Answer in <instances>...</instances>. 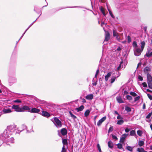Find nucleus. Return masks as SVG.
I'll return each mask as SVG.
<instances>
[{"label": "nucleus", "instance_id": "obj_1", "mask_svg": "<svg viewBox=\"0 0 152 152\" xmlns=\"http://www.w3.org/2000/svg\"><path fill=\"white\" fill-rule=\"evenodd\" d=\"M15 131H17L16 125H12L8 126L2 135L3 140L6 142L13 143L14 139L13 137H11V136Z\"/></svg>", "mask_w": 152, "mask_h": 152}, {"label": "nucleus", "instance_id": "obj_2", "mask_svg": "<svg viewBox=\"0 0 152 152\" xmlns=\"http://www.w3.org/2000/svg\"><path fill=\"white\" fill-rule=\"evenodd\" d=\"M141 50L140 48H137L134 51V54L136 56H140L144 49L145 45V42L144 41L141 42Z\"/></svg>", "mask_w": 152, "mask_h": 152}, {"label": "nucleus", "instance_id": "obj_3", "mask_svg": "<svg viewBox=\"0 0 152 152\" xmlns=\"http://www.w3.org/2000/svg\"><path fill=\"white\" fill-rule=\"evenodd\" d=\"M54 124L57 128H61L62 126V123L61 121L57 117H55L53 118V120H52Z\"/></svg>", "mask_w": 152, "mask_h": 152}, {"label": "nucleus", "instance_id": "obj_4", "mask_svg": "<svg viewBox=\"0 0 152 152\" xmlns=\"http://www.w3.org/2000/svg\"><path fill=\"white\" fill-rule=\"evenodd\" d=\"M12 108L14 110V111L17 112H21V107L17 105H13Z\"/></svg>", "mask_w": 152, "mask_h": 152}, {"label": "nucleus", "instance_id": "obj_5", "mask_svg": "<svg viewBox=\"0 0 152 152\" xmlns=\"http://www.w3.org/2000/svg\"><path fill=\"white\" fill-rule=\"evenodd\" d=\"M21 112L28 111L30 112V108L28 106L24 105L21 107Z\"/></svg>", "mask_w": 152, "mask_h": 152}, {"label": "nucleus", "instance_id": "obj_6", "mask_svg": "<svg viewBox=\"0 0 152 152\" xmlns=\"http://www.w3.org/2000/svg\"><path fill=\"white\" fill-rule=\"evenodd\" d=\"M128 134H122L120 138V142H123L126 137L128 136Z\"/></svg>", "mask_w": 152, "mask_h": 152}, {"label": "nucleus", "instance_id": "obj_7", "mask_svg": "<svg viewBox=\"0 0 152 152\" xmlns=\"http://www.w3.org/2000/svg\"><path fill=\"white\" fill-rule=\"evenodd\" d=\"M40 111L39 109L36 108H32L30 109V112L34 113H38Z\"/></svg>", "mask_w": 152, "mask_h": 152}, {"label": "nucleus", "instance_id": "obj_8", "mask_svg": "<svg viewBox=\"0 0 152 152\" xmlns=\"http://www.w3.org/2000/svg\"><path fill=\"white\" fill-rule=\"evenodd\" d=\"M61 133L62 135L63 136H65L67 134V131L65 128L62 129L61 130Z\"/></svg>", "mask_w": 152, "mask_h": 152}, {"label": "nucleus", "instance_id": "obj_9", "mask_svg": "<svg viewBox=\"0 0 152 152\" xmlns=\"http://www.w3.org/2000/svg\"><path fill=\"white\" fill-rule=\"evenodd\" d=\"M94 95L92 94H89L86 95L85 98L86 99L88 100H91L93 99Z\"/></svg>", "mask_w": 152, "mask_h": 152}, {"label": "nucleus", "instance_id": "obj_10", "mask_svg": "<svg viewBox=\"0 0 152 152\" xmlns=\"http://www.w3.org/2000/svg\"><path fill=\"white\" fill-rule=\"evenodd\" d=\"M42 115L46 117H49L50 116V115L48 112L45 111H42Z\"/></svg>", "mask_w": 152, "mask_h": 152}, {"label": "nucleus", "instance_id": "obj_11", "mask_svg": "<svg viewBox=\"0 0 152 152\" xmlns=\"http://www.w3.org/2000/svg\"><path fill=\"white\" fill-rule=\"evenodd\" d=\"M147 83L152 82V77L151 75L149 73L147 75Z\"/></svg>", "mask_w": 152, "mask_h": 152}, {"label": "nucleus", "instance_id": "obj_12", "mask_svg": "<svg viewBox=\"0 0 152 152\" xmlns=\"http://www.w3.org/2000/svg\"><path fill=\"white\" fill-rule=\"evenodd\" d=\"M2 111L4 113H9L12 112L11 109L7 108H4Z\"/></svg>", "mask_w": 152, "mask_h": 152}, {"label": "nucleus", "instance_id": "obj_13", "mask_svg": "<svg viewBox=\"0 0 152 152\" xmlns=\"http://www.w3.org/2000/svg\"><path fill=\"white\" fill-rule=\"evenodd\" d=\"M116 99L118 103H124V102L123 101L121 97L120 96H117L116 98Z\"/></svg>", "mask_w": 152, "mask_h": 152}, {"label": "nucleus", "instance_id": "obj_14", "mask_svg": "<svg viewBox=\"0 0 152 152\" xmlns=\"http://www.w3.org/2000/svg\"><path fill=\"white\" fill-rule=\"evenodd\" d=\"M130 135L134 136L135 137H137V135L136 133V132L135 130H132L130 131Z\"/></svg>", "mask_w": 152, "mask_h": 152}, {"label": "nucleus", "instance_id": "obj_15", "mask_svg": "<svg viewBox=\"0 0 152 152\" xmlns=\"http://www.w3.org/2000/svg\"><path fill=\"white\" fill-rule=\"evenodd\" d=\"M110 39V34L109 33H106L105 37L104 40V42L105 41H108Z\"/></svg>", "mask_w": 152, "mask_h": 152}, {"label": "nucleus", "instance_id": "obj_16", "mask_svg": "<svg viewBox=\"0 0 152 152\" xmlns=\"http://www.w3.org/2000/svg\"><path fill=\"white\" fill-rule=\"evenodd\" d=\"M108 145L109 148H112L113 147V142L111 141H110L108 142Z\"/></svg>", "mask_w": 152, "mask_h": 152}, {"label": "nucleus", "instance_id": "obj_17", "mask_svg": "<svg viewBox=\"0 0 152 152\" xmlns=\"http://www.w3.org/2000/svg\"><path fill=\"white\" fill-rule=\"evenodd\" d=\"M123 63V61H122L121 62H120V64L119 66L117 67V69H115V71H119L123 67V66H122L121 64Z\"/></svg>", "mask_w": 152, "mask_h": 152}, {"label": "nucleus", "instance_id": "obj_18", "mask_svg": "<svg viewBox=\"0 0 152 152\" xmlns=\"http://www.w3.org/2000/svg\"><path fill=\"white\" fill-rule=\"evenodd\" d=\"M137 151L138 152H147L146 151L144 150L143 148H138L137 149Z\"/></svg>", "mask_w": 152, "mask_h": 152}, {"label": "nucleus", "instance_id": "obj_19", "mask_svg": "<svg viewBox=\"0 0 152 152\" xmlns=\"http://www.w3.org/2000/svg\"><path fill=\"white\" fill-rule=\"evenodd\" d=\"M150 69L149 67H146L144 69V71L145 73L147 74L148 73V72L150 71Z\"/></svg>", "mask_w": 152, "mask_h": 152}, {"label": "nucleus", "instance_id": "obj_20", "mask_svg": "<svg viewBox=\"0 0 152 152\" xmlns=\"http://www.w3.org/2000/svg\"><path fill=\"white\" fill-rule=\"evenodd\" d=\"M144 144V142L143 140H139L138 145L140 147L142 146Z\"/></svg>", "mask_w": 152, "mask_h": 152}, {"label": "nucleus", "instance_id": "obj_21", "mask_svg": "<svg viewBox=\"0 0 152 152\" xmlns=\"http://www.w3.org/2000/svg\"><path fill=\"white\" fill-rule=\"evenodd\" d=\"M84 108V107L83 105H82L79 107L77 108V112H80L82 111Z\"/></svg>", "mask_w": 152, "mask_h": 152}, {"label": "nucleus", "instance_id": "obj_22", "mask_svg": "<svg viewBox=\"0 0 152 152\" xmlns=\"http://www.w3.org/2000/svg\"><path fill=\"white\" fill-rule=\"evenodd\" d=\"M62 141L63 146L67 145H68V142L67 139H64L62 140Z\"/></svg>", "mask_w": 152, "mask_h": 152}, {"label": "nucleus", "instance_id": "obj_23", "mask_svg": "<svg viewBox=\"0 0 152 152\" xmlns=\"http://www.w3.org/2000/svg\"><path fill=\"white\" fill-rule=\"evenodd\" d=\"M69 113L71 117L74 120H75L77 118V117L74 115L72 113L71 111H69Z\"/></svg>", "mask_w": 152, "mask_h": 152}, {"label": "nucleus", "instance_id": "obj_24", "mask_svg": "<svg viewBox=\"0 0 152 152\" xmlns=\"http://www.w3.org/2000/svg\"><path fill=\"white\" fill-rule=\"evenodd\" d=\"M90 113V111L88 110H87L85 112L84 116L85 117H86L88 116Z\"/></svg>", "mask_w": 152, "mask_h": 152}, {"label": "nucleus", "instance_id": "obj_25", "mask_svg": "<svg viewBox=\"0 0 152 152\" xmlns=\"http://www.w3.org/2000/svg\"><path fill=\"white\" fill-rule=\"evenodd\" d=\"M118 77V76H117L116 77L115 76L113 77L110 80V83H113L114 82L116 78Z\"/></svg>", "mask_w": 152, "mask_h": 152}, {"label": "nucleus", "instance_id": "obj_26", "mask_svg": "<svg viewBox=\"0 0 152 152\" xmlns=\"http://www.w3.org/2000/svg\"><path fill=\"white\" fill-rule=\"evenodd\" d=\"M137 133L138 135L140 136H142L143 132L141 130H138L137 131Z\"/></svg>", "mask_w": 152, "mask_h": 152}, {"label": "nucleus", "instance_id": "obj_27", "mask_svg": "<svg viewBox=\"0 0 152 152\" xmlns=\"http://www.w3.org/2000/svg\"><path fill=\"white\" fill-rule=\"evenodd\" d=\"M126 149L129 151L132 152L133 151V147H131L130 146H127L126 147Z\"/></svg>", "mask_w": 152, "mask_h": 152}, {"label": "nucleus", "instance_id": "obj_28", "mask_svg": "<svg viewBox=\"0 0 152 152\" xmlns=\"http://www.w3.org/2000/svg\"><path fill=\"white\" fill-rule=\"evenodd\" d=\"M125 110L128 112H130L131 111V108L128 106H126L125 107Z\"/></svg>", "mask_w": 152, "mask_h": 152}, {"label": "nucleus", "instance_id": "obj_29", "mask_svg": "<svg viewBox=\"0 0 152 152\" xmlns=\"http://www.w3.org/2000/svg\"><path fill=\"white\" fill-rule=\"evenodd\" d=\"M124 122V121L123 120H120L118 121L117 122V124L118 125L122 124Z\"/></svg>", "mask_w": 152, "mask_h": 152}, {"label": "nucleus", "instance_id": "obj_30", "mask_svg": "<svg viewBox=\"0 0 152 152\" xmlns=\"http://www.w3.org/2000/svg\"><path fill=\"white\" fill-rule=\"evenodd\" d=\"M113 36L114 37H115L117 35H118V33L116 31V30H113Z\"/></svg>", "mask_w": 152, "mask_h": 152}, {"label": "nucleus", "instance_id": "obj_31", "mask_svg": "<svg viewBox=\"0 0 152 152\" xmlns=\"http://www.w3.org/2000/svg\"><path fill=\"white\" fill-rule=\"evenodd\" d=\"M13 102L14 103H21L22 102V101L19 99H17L16 100H14Z\"/></svg>", "mask_w": 152, "mask_h": 152}, {"label": "nucleus", "instance_id": "obj_32", "mask_svg": "<svg viewBox=\"0 0 152 152\" xmlns=\"http://www.w3.org/2000/svg\"><path fill=\"white\" fill-rule=\"evenodd\" d=\"M100 10L101 11V12L103 14L104 16L105 15V14L104 11L102 7H101V8H100Z\"/></svg>", "mask_w": 152, "mask_h": 152}, {"label": "nucleus", "instance_id": "obj_33", "mask_svg": "<svg viewBox=\"0 0 152 152\" xmlns=\"http://www.w3.org/2000/svg\"><path fill=\"white\" fill-rule=\"evenodd\" d=\"M146 56L148 57H150L151 56H152V51L150 53V52L148 51V52L147 53Z\"/></svg>", "mask_w": 152, "mask_h": 152}, {"label": "nucleus", "instance_id": "obj_34", "mask_svg": "<svg viewBox=\"0 0 152 152\" xmlns=\"http://www.w3.org/2000/svg\"><path fill=\"white\" fill-rule=\"evenodd\" d=\"M130 94L133 96H136L137 95V94L135 93L132 91H131L130 92Z\"/></svg>", "mask_w": 152, "mask_h": 152}, {"label": "nucleus", "instance_id": "obj_35", "mask_svg": "<svg viewBox=\"0 0 152 152\" xmlns=\"http://www.w3.org/2000/svg\"><path fill=\"white\" fill-rule=\"evenodd\" d=\"M126 99L129 100H131L132 99V98L131 96L127 95L126 96Z\"/></svg>", "mask_w": 152, "mask_h": 152}, {"label": "nucleus", "instance_id": "obj_36", "mask_svg": "<svg viewBox=\"0 0 152 152\" xmlns=\"http://www.w3.org/2000/svg\"><path fill=\"white\" fill-rule=\"evenodd\" d=\"M117 147L118 148L121 149L122 148V145L121 143H118L117 144Z\"/></svg>", "mask_w": 152, "mask_h": 152}, {"label": "nucleus", "instance_id": "obj_37", "mask_svg": "<svg viewBox=\"0 0 152 152\" xmlns=\"http://www.w3.org/2000/svg\"><path fill=\"white\" fill-rule=\"evenodd\" d=\"M148 87L150 89H152V82H150L148 83Z\"/></svg>", "mask_w": 152, "mask_h": 152}, {"label": "nucleus", "instance_id": "obj_38", "mask_svg": "<svg viewBox=\"0 0 152 152\" xmlns=\"http://www.w3.org/2000/svg\"><path fill=\"white\" fill-rule=\"evenodd\" d=\"M61 152H66V150L64 146H63Z\"/></svg>", "mask_w": 152, "mask_h": 152}, {"label": "nucleus", "instance_id": "obj_39", "mask_svg": "<svg viewBox=\"0 0 152 152\" xmlns=\"http://www.w3.org/2000/svg\"><path fill=\"white\" fill-rule=\"evenodd\" d=\"M113 129V126H110L109 129L108 130V132L109 133L110 132H112Z\"/></svg>", "mask_w": 152, "mask_h": 152}, {"label": "nucleus", "instance_id": "obj_40", "mask_svg": "<svg viewBox=\"0 0 152 152\" xmlns=\"http://www.w3.org/2000/svg\"><path fill=\"white\" fill-rule=\"evenodd\" d=\"M152 114V112L149 113L146 116V118L148 119L151 117Z\"/></svg>", "mask_w": 152, "mask_h": 152}, {"label": "nucleus", "instance_id": "obj_41", "mask_svg": "<svg viewBox=\"0 0 152 152\" xmlns=\"http://www.w3.org/2000/svg\"><path fill=\"white\" fill-rule=\"evenodd\" d=\"M112 137L113 139L115 140H118V138H117L116 136L115 135H113V134H112Z\"/></svg>", "mask_w": 152, "mask_h": 152}, {"label": "nucleus", "instance_id": "obj_42", "mask_svg": "<svg viewBox=\"0 0 152 152\" xmlns=\"http://www.w3.org/2000/svg\"><path fill=\"white\" fill-rule=\"evenodd\" d=\"M97 148H98L99 151V152H102L100 148V146L99 144H98L97 145Z\"/></svg>", "mask_w": 152, "mask_h": 152}, {"label": "nucleus", "instance_id": "obj_43", "mask_svg": "<svg viewBox=\"0 0 152 152\" xmlns=\"http://www.w3.org/2000/svg\"><path fill=\"white\" fill-rule=\"evenodd\" d=\"M140 96H138L134 98V102H136L139 99H140Z\"/></svg>", "mask_w": 152, "mask_h": 152}, {"label": "nucleus", "instance_id": "obj_44", "mask_svg": "<svg viewBox=\"0 0 152 152\" xmlns=\"http://www.w3.org/2000/svg\"><path fill=\"white\" fill-rule=\"evenodd\" d=\"M127 38L128 42H130L131 41V38L130 36H128Z\"/></svg>", "mask_w": 152, "mask_h": 152}, {"label": "nucleus", "instance_id": "obj_45", "mask_svg": "<svg viewBox=\"0 0 152 152\" xmlns=\"http://www.w3.org/2000/svg\"><path fill=\"white\" fill-rule=\"evenodd\" d=\"M102 123V121L100 119L98 121L97 123V125L98 126H100Z\"/></svg>", "mask_w": 152, "mask_h": 152}, {"label": "nucleus", "instance_id": "obj_46", "mask_svg": "<svg viewBox=\"0 0 152 152\" xmlns=\"http://www.w3.org/2000/svg\"><path fill=\"white\" fill-rule=\"evenodd\" d=\"M99 70L98 69L97 70H96V74H95V77H94L95 78H96L97 77V75H98V74L99 73Z\"/></svg>", "mask_w": 152, "mask_h": 152}, {"label": "nucleus", "instance_id": "obj_47", "mask_svg": "<svg viewBox=\"0 0 152 152\" xmlns=\"http://www.w3.org/2000/svg\"><path fill=\"white\" fill-rule=\"evenodd\" d=\"M115 37H116V39L117 40H118V41H120V40H121L120 38H119V35H117V36H116Z\"/></svg>", "mask_w": 152, "mask_h": 152}, {"label": "nucleus", "instance_id": "obj_48", "mask_svg": "<svg viewBox=\"0 0 152 152\" xmlns=\"http://www.w3.org/2000/svg\"><path fill=\"white\" fill-rule=\"evenodd\" d=\"M111 75V72H109V73H107V74L105 76H106V77H107L109 78V77H110V76Z\"/></svg>", "mask_w": 152, "mask_h": 152}, {"label": "nucleus", "instance_id": "obj_49", "mask_svg": "<svg viewBox=\"0 0 152 152\" xmlns=\"http://www.w3.org/2000/svg\"><path fill=\"white\" fill-rule=\"evenodd\" d=\"M133 45L134 47H137V42H134L133 43Z\"/></svg>", "mask_w": 152, "mask_h": 152}, {"label": "nucleus", "instance_id": "obj_50", "mask_svg": "<svg viewBox=\"0 0 152 152\" xmlns=\"http://www.w3.org/2000/svg\"><path fill=\"white\" fill-rule=\"evenodd\" d=\"M142 85L144 87H147V84L146 83L144 82H143V83H142Z\"/></svg>", "mask_w": 152, "mask_h": 152}, {"label": "nucleus", "instance_id": "obj_51", "mask_svg": "<svg viewBox=\"0 0 152 152\" xmlns=\"http://www.w3.org/2000/svg\"><path fill=\"white\" fill-rule=\"evenodd\" d=\"M106 119V117H104L102 118L100 120L103 122Z\"/></svg>", "mask_w": 152, "mask_h": 152}, {"label": "nucleus", "instance_id": "obj_52", "mask_svg": "<svg viewBox=\"0 0 152 152\" xmlns=\"http://www.w3.org/2000/svg\"><path fill=\"white\" fill-rule=\"evenodd\" d=\"M147 96L150 100H152V96L149 94H147Z\"/></svg>", "mask_w": 152, "mask_h": 152}, {"label": "nucleus", "instance_id": "obj_53", "mask_svg": "<svg viewBox=\"0 0 152 152\" xmlns=\"http://www.w3.org/2000/svg\"><path fill=\"white\" fill-rule=\"evenodd\" d=\"M130 130V129L128 128H126V129H125V132H129Z\"/></svg>", "mask_w": 152, "mask_h": 152}, {"label": "nucleus", "instance_id": "obj_54", "mask_svg": "<svg viewBox=\"0 0 152 152\" xmlns=\"http://www.w3.org/2000/svg\"><path fill=\"white\" fill-rule=\"evenodd\" d=\"M42 14V13H41V14L38 17V18L34 21L30 25V26H31L35 22V21L36 20H37L39 18V17Z\"/></svg>", "mask_w": 152, "mask_h": 152}, {"label": "nucleus", "instance_id": "obj_55", "mask_svg": "<svg viewBox=\"0 0 152 152\" xmlns=\"http://www.w3.org/2000/svg\"><path fill=\"white\" fill-rule=\"evenodd\" d=\"M138 79L140 80V81H142L143 80V78L142 77L140 76H138Z\"/></svg>", "mask_w": 152, "mask_h": 152}, {"label": "nucleus", "instance_id": "obj_56", "mask_svg": "<svg viewBox=\"0 0 152 152\" xmlns=\"http://www.w3.org/2000/svg\"><path fill=\"white\" fill-rule=\"evenodd\" d=\"M22 130H23V129H22V130H21L20 131H19V130H17V131H16V132H16V133H19L21 131H22Z\"/></svg>", "mask_w": 152, "mask_h": 152}, {"label": "nucleus", "instance_id": "obj_57", "mask_svg": "<svg viewBox=\"0 0 152 152\" xmlns=\"http://www.w3.org/2000/svg\"><path fill=\"white\" fill-rule=\"evenodd\" d=\"M124 94H128V92L127 91L125 90L124 91Z\"/></svg>", "mask_w": 152, "mask_h": 152}, {"label": "nucleus", "instance_id": "obj_58", "mask_svg": "<svg viewBox=\"0 0 152 152\" xmlns=\"http://www.w3.org/2000/svg\"><path fill=\"white\" fill-rule=\"evenodd\" d=\"M22 127L23 128V130L24 129H27V127L25 125H22Z\"/></svg>", "mask_w": 152, "mask_h": 152}, {"label": "nucleus", "instance_id": "obj_59", "mask_svg": "<svg viewBox=\"0 0 152 152\" xmlns=\"http://www.w3.org/2000/svg\"><path fill=\"white\" fill-rule=\"evenodd\" d=\"M121 50V48L120 47H118L117 49V51H120Z\"/></svg>", "mask_w": 152, "mask_h": 152}, {"label": "nucleus", "instance_id": "obj_60", "mask_svg": "<svg viewBox=\"0 0 152 152\" xmlns=\"http://www.w3.org/2000/svg\"><path fill=\"white\" fill-rule=\"evenodd\" d=\"M108 10L109 11V14H110V15H111L113 14V13H112V12L109 9H108Z\"/></svg>", "mask_w": 152, "mask_h": 152}, {"label": "nucleus", "instance_id": "obj_61", "mask_svg": "<svg viewBox=\"0 0 152 152\" xmlns=\"http://www.w3.org/2000/svg\"><path fill=\"white\" fill-rule=\"evenodd\" d=\"M142 108L143 109H145V103H144L143 104Z\"/></svg>", "mask_w": 152, "mask_h": 152}, {"label": "nucleus", "instance_id": "obj_62", "mask_svg": "<svg viewBox=\"0 0 152 152\" xmlns=\"http://www.w3.org/2000/svg\"><path fill=\"white\" fill-rule=\"evenodd\" d=\"M104 24V23L103 22H102L101 23V25L102 27L103 26Z\"/></svg>", "mask_w": 152, "mask_h": 152}, {"label": "nucleus", "instance_id": "obj_63", "mask_svg": "<svg viewBox=\"0 0 152 152\" xmlns=\"http://www.w3.org/2000/svg\"><path fill=\"white\" fill-rule=\"evenodd\" d=\"M117 118L118 119H120L121 117L119 115H118V116L117 117Z\"/></svg>", "mask_w": 152, "mask_h": 152}, {"label": "nucleus", "instance_id": "obj_64", "mask_svg": "<svg viewBox=\"0 0 152 152\" xmlns=\"http://www.w3.org/2000/svg\"><path fill=\"white\" fill-rule=\"evenodd\" d=\"M146 90H147V91L150 92H152V91L150 90H149V89H147Z\"/></svg>", "mask_w": 152, "mask_h": 152}]
</instances>
